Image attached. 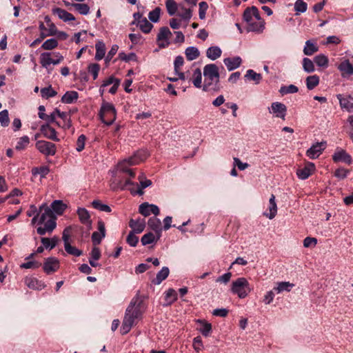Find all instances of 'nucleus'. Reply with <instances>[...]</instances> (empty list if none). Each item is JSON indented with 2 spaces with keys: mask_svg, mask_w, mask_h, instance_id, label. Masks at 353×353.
Masks as SVG:
<instances>
[{
  "mask_svg": "<svg viewBox=\"0 0 353 353\" xmlns=\"http://www.w3.org/2000/svg\"><path fill=\"white\" fill-rule=\"evenodd\" d=\"M144 311L145 307L143 300L139 295H137L132 299L125 310L121 327V334H126L130 332L137 321L141 318Z\"/></svg>",
  "mask_w": 353,
  "mask_h": 353,
  "instance_id": "obj_1",
  "label": "nucleus"
},
{
  "mask_svg": "<svg viewBox=\"0 0 353 353\" xmlns=\"http://www.w3.org/2000/svg\"><path fill=\"white\" fill-rule=\"evenodd\" d=\"M204 83L203 90L218 91L220 74L219 68L214 63L207 64L203 68Z\"/></svg>",
  "mask_w": 353,
  "mask_h": 353,
  "instance_id": "obj_2",
  "label": "nucleus"
},
{
  "mask_svg": "<svg viewBox=\"0 0 353 353\" xmlns=\"http://www.w3.org/2000/svg\"><path fill=\"white\" fill-rule=\"evenodd\" d=\"M148 153L145 150H141L136 152L133 156L125 159L118 164V168L123 172L128 173L130 177L134 178L135 173L133 170L128 168V165H134L145 161L148 157Z\"/></svg>",
  "mask_w": 353,
  "mask_h": 353,
  "instance_id": "obj_3",
  "label": "nucleus"
},
{
  "mask_svg": "<svg viewBox=\"0 0 353 353\" xmlns=\"http://www.w3.org/2000/svg\"><path fill=\"white\" fill-rule=\"evenodd\" d=\"M251 291L250 283L245 277H239L232 283V293L236 294L240 299L245 298Z\"/></svg>",
  "mask_w": 353,
  "mask_h": 353,
  "instance_id": "obj_4",
  "label": "nucleus"
},
{
  "mask_svg": "<svg viewBox=\"0 0 353 353\" xmlns=\"http://www.w3.org/2000/svg\"><path fill=\"white\" fill-rule=\"evenodd\" d=\"M99 116L103 123L110 125L116 119V109L112 103H103L100 110Z\"/></svg>",
  "mask_w": 353,
  "mask_h": 353,
  "instance_id": "obj_5",
  "label": "nucleus"
},
{
  "mask_svg": "<svg viewBox=\"0 0 353 353\" xmlns=\"http://www.w3.org/2000/svg\"><path fill=\"white\" fill-rule=\"evenodd\" d=\"M39 62L41 66L48 69L50 64L57 65L63 60V57L59 52H43L40 55Z\"/></svg>",
  "mask_w": 353,
  "mask_h": 353,
  "instance_id": "obj_6",
  "label": "nucleus"
},
{
  "mask_svg": "<svg viewBox=\"0 0 353 353\" xmlns=\"http://www.w3.org/2000/svg\"><path fill=\"white\" fill-rule=\"evenodd\" d=\"M37 149L46 156H54L56 154V145L46 141H38L35 145Z\"/></svg>",
  "mask_w": 353,
  "mask_h": 353,
  "instance_id": "obj_7",
  "label": "nucleus"
},
{
  "mask_svg": "<svg viewBox=\"0 0 353 353\" xmlns=\"http://www.w3.org/2000/svg\"><path fill=\"white\" fill-rule=\"evenodd\" d=\"M139 212L144 216H148L150 214L157 216L160 212L157 205L149 204L147 202L143 203L139 205Z\"/></svg>",
  "mask_w": 353,
  "mask_h": 353,
  "instance_id": "obj_8",
  "label": "nucleus"
},
{
  "mask_svg": "<svg viewBox=\"0 0 353 353\" xmlns=\"http://www.w3.org/2000/svg\"><path fill=\"white\" fill-rule=\"evenodd\" d=\"M269 112L270 113L275 114L276 117L284 120L287 112V107L281 102H274L271 104Z\"/></svg>",
  "mask_w": 353,
  "mask_h": 353,
  "instance_id": "obj_9",
  "label": "nucleus"
},
{
  "mask_svg": "<svg viewBox=\"0 0 353 353\" xmlns=\"http://www.w3.org/2000/svg\"><path fill=\"white\" fill-rule=\"evenodd\" d=\"M59 268V261L55 257H48L45 260L43 265L44 272L50 274L56 272Z\"/></svg>",
  "mask_w": 353,
  "mask_h": 353,
  "instance_id": "obj_10",
  "label": "nucleus"
},
{
  "mask_svg": "<svg viewBox=\"0 0 353 353\" xmlns=\"http://www.w3.org/2000/svg\"><path fill=\"white\" fill-rule=\"evenodd\" d=\"M325 142L316 143L312 145L306 152V155L312 159H316L325 148Z\"/></svg>",
  "mask_w": 353,
  "mask_h": 353,
  "instance_id": "obj_11",
  "label": "nucleus"
},
{
  "mask_svg": "<svg viewBox=\"0 0 353 353\" xmlns=\"http://www.w3.org/2000/svg\"><path fill=\"white\" fill-rule=\"evenodd\" d=\"M314 170V164L311 162H307L303 168L297 169L296 175L299 179L305 180L311 176Z\"/></svg>",
  "mask_w": 353,
  "mask_h": 353,
  "instance_id": "obj_12",
  "label": "nucleus"
},
{
  "mask_svg": "<svg viewBox=\"0 0 353 353\" xmlns=\"http://www.w3.org/2000/svg\"><path fill=\"white\" fill-rule=\"evenodd\" d=\"M172 36V32L168 27H162L159 30V32L157 35V41H162L159 43L160 48H165L168 46L170 42L168 39Z\"/></svg>",
  "mask_w": 353,
  "mask_h": 353,
  "instance_id": "obj_13",
  "label": "nucleus"
},
{
  "mask_svg": "<svg viewBox=\"0 0 353 353\" xmlns=\"http://www.w3.org/2000/svg\"><path fill=\"white\" fill-rule=\"evenodd\" d=\"M337 99L339 101L340 106L349 112H353V97L350 95L337 94Z\"/></svg>",
  "mask_w": 353,
  "mask_h": 353,
  "instance_id": "obj_14",
  "label": "nucleus"
},
{
  "mask_svg": "<svg viewBox=\"0 0 353 353\" xmlns=\"http://www.w3.org/2000/svg\"><path fill=\"white\" fill-rule=\"evenodd\" d=\"M341 72V77L343 78L348 77L353 74V65L348 59L342 61L337 67Z\"/></svg>",
  "mask_w": 353,
  "mask_h": 353,
  "instance_id": "obj_15",
  "label": "nucleus"
},
{
  "mask_svg": "<svg viewBox=\"0 0 353 353\" xmlns=\"http://www.w3.org/2000/svg\"><path fill=\"white\" fill-rule=\"evenodd\" d=\"M98 230L99 232H94L92 234V241L94 245L100 244L102 239L105 236V224L101 221L98 222Z\"/></svg>",
  "mask_w": 353,
  "mask_h": 353,
  "instance_id": "obj_16",
  "label": "nucleus"
},
{
  "mask_svg": "<svg viewBox=\"0 0 353 353\" xmlns=\"http://www.w3.org/2000/svg\"><path fill=\"white\" fill-rule=\"evenodd\" d=\"M40 130L43 136L50 140L59 141V139L57 136V132L48 123L43 124L41 126Z\"/></svg>",
  "mask_w": 353,
  "mask_h": 353,
  "instance_id": "obj_17",
  "label": "nucleus"
},
{
  "mask_svg": "<svg viewBox=\"0 0 353 353\" xmlns=\"http://www.w3.org/2000/svg\"><path fill=\"white\" fill-rule=\"evenodd\" d=\"M25 284L30 289L40 290L45 288V284L41 281L32 276H27L24 280Z\"/></svg>",
  "mask_w": 353,
  "mask_h": 353,
  "instance_id": "obj_18",
  "label": "nucleus"
},
{
  "mask_svg": "<svg viewBox=\"0 0 353 353\" xmlns=\"http://www.w3.org/2000/svg\"><path fill=\"white\" fill-rule=\"evenodd\" d=\"M332 158L335 162L341 161L349 165L351 164L352 161L351 156L349 154H347L344 150H339L336 151L334 154Z\"/></svg>",
  "mask_w": 353,
  "mask_h": 353,
  "instance_id": "obj_19",
  "label": "nucleus"
},
{
  "mask_svg": "<svg viewBox=\"0 0 353 353\" xmlns=\"http://www.w3.org/2000/svg\"><path fill=\"white\" fill-rule=\"evenodd\" d=\"M129 226L132 228L131 232L137 234L141 233L145 227V221L144 219H138L137 220L131 219L129 222Z\"/></svg>",
  "mask_w": 353,
  "mask_h": 353,
  "instance_id": "obj_20",
  "label": "nucleus"
},
{
  "mask_svg": "<svg viewBox=\"0 0 353 353\" xmlns=\"http://www.w3.org/2000/svg\"><path fill=\"white\" fill-rule=\"evenodd\" d=\"M52 12L54 14L57 15L60 19L65 22L74 21L75 19L74 17L71 13L59 8H53Z\"/></svg>",
  "mask_w": 353,
  "mask_h": 353,
  "instance_id": "obj_21",
  "label": "nucleus"
},
{
  "mask_svg": "<svg viewBox=\"0 0 353 353\" xmlns=\"http://www.w3.org/2000/svg\"><path fill=\"white\" fill-rule=\"evenodd\" d=\"M241 61L242 60L240 57H228L223 59V63L229 71L238 68L241 65Z\"/></svg>",
  "mask_w": 353,
  "mask_h": 353,
  "instance_id": "obj_22",
  "label": "nucleus"
},
{
  "mask_svg": "<svg viewBox=\"0 0 353 353\" xmlns=\"http://www.w3.org/2000/svg\"><path fill=\"white\" fill-rule=\"evenodd\" d=\"M39 212L41 214L38 220L39 224L44 223L51 216L54 214L52 210L46 206V204H43L39 207Z\"/></svg>",
  "mask_w": 353,
  "mask_h": 353,
  "instance_id": "obj_23",
  "label": "nucleus"
},
{
  "mask_svg": "<svg viewBox=\"0 0 353 353\" xmlns=\"http://www.w3.org/2000/svg\"><path fill=\"white\" fill-rule=\"evenodd\" d=\"M148 225L153 231L155 232L157 236V239H159L161 232V221L156 217H151L148 219Z\"/></svg>",
  "mask_w": 353,
  "mask_h": 353,
  "instance_id": "obj_24",
  "label": "nucleus"
},
{
  "mask_svg": "<svg viewBox=\"0 0 353 353\" xmlns=\"http://www.w3.org/2000/svg\"><path fill=\"white\" fill-rule=\"evenodd\" d=\"M265 29V21H252L248 23L247 30L248 32H254L256 33H261Z\"/></svg>",
  "mask_w": 353,
  "mask_h": 353,
  "instance_id": "obj_25",
  "label": "nucleus"
},
{
  "mask_svg": "<svg viewBox=\"0 0 353 353\" xmlns=\"http://www.w3.org/2000/svg\"><path fill=\"white\" fill-rule=\"evenodd\" d=\"M77 214L79 216L80 221L85 225H91L90 216L88 211L83 208H79L77 210Z\"/></svg>",
  "mask_w": 353,
  "mask_h": 353,
  "instance_id": "obj_26",
  "label": "nucleus"
},
{
  "mask_svg": "<svg viewBox=\"0 0 353 353\" xmlns=\"http://www.w3.org/2000/svg\"><path fill=\"white\" fill-rule=\"evenodd\" d=\"M269 213H264V215L268 217L270 219H272L275 217L277 213V205L275 202V196L272 194L269 200Z\"/></svg>",
  "mask_w": 353,
  "mask_h": 353,
  "instance_id": "obj_27",
  "label": "nucleus"
},
{
  "mask_svg": "<svg viewBox=\"0 0 353 353\" xmlns=\"http://www.w3.org/2000/svg\"><path fill=\"white\" fill-rule=\"evenodd\" d=\"M139 179L140 180V185L138 186L137 190H135L134 188H130V191L133 194H137L139 195H142L143 194V190L151 185L152 181L149 179L142 180L141 176H139Z\"/></svg>",
  "mask_w": 353,
  "mask_h": 353,
  "instance_id": "obj_28",
  "label": "nucleus"
},
{
  "mask_svg": "<svg viewBox=\"0 0 353 353\" xmlns=\"http://www.w3.org/2000/svg\"><path fill=\"white\" fill-rule=\"evenodd\" d=\"M170 273L169 268L168 267H163L157 273V276L152 281V283L154 285H159L163 281H164L168 276Z\"/></svg>",
  "mask_w": 353,
  "mask_h": 353,
  "instance_id": "obj_29",
  "label": "nucleus"
},
{
  "mask_svg": "<svg viewBox=\"0 0 353 353\" xmlns=\"http://www.w3.org/2000/svg\"><path fill=\"white\" fill-rule=\"evenodd\" d=\"M318 50L319 47L316 43H314L311 40H307L305 41V46L303 48L304 54L311 56L315 52H318Z\"/></svg>",
  "mask_w": 353,
  "mask_h": 353,
  "instance_id": "obj_30",
  "label": "nucleus"
},
{
  "mask_svg": "<svg viewBox=\"0 0 353 353\" xmlns=\"http://www.w3.org/2000/svg\"><path fill=\"white\" fill-rule=\"evenodd\" d=\"M222 51L218 46L210 47L206 51V56L208 59L214 61L219 58L221 55Z\"/></svg>",
  "mask_w": 353,
  "mask_h": 353,
  "instance_id": "obj_31",
  "label": "nucleus"
},
{
  "mask_svg": "<svg viewBox=\"0 0 353 353\" xmlns=\"http://www.w3.org/2000/svg\"><path fill=\"white\" fill-rule=\"evenodd\" d=\"M79 94L76 91H68L61 98V101L64 103H72L78 99Z\"/></svg>",
  "mask_w": 353,
  "mask_h": 353,
  "instance_id": "obj_32",
  "label": "nucleus"
},
{
  "mask_svg": "<svg viewBox=\"0 0 353 353\" xmlns=\"http://www.w3.org/2000/svg\"><path fill=\"white\" fill-rule=\"evenodd\" d=\"M67 206L61 200H55L51 204V210L57 214L61 215L63 213Z\"/></svg>",
  "mask_w": 353,
  "mask_h": 353,
  "instance_id": "obj_33",
  "label": "nucleus"
},
{
  "mask_svg": "<svg viewBox=\"0 0 353 353\" xmlns=\"http://www.w3.org/2000/svg\"><path fill=\"white\" fill-rule=\"evenodd\" d=\"M96 54L95 59L97 61L101 60L105 54V46L103 41H99L95 45Z\"/></svg>",
  "mask_w": 353,
  "mask_h": 353,
  "instance_id": "obj_34",
  "label": "nucleus"
},
{
  "mask_svg": "<svg viewBox=\"0 0 353 353\" xmlns=\"http://www.w3.org/2000/svg\"><path fill=\"white\" fill-rule=\"evenodd\" d=\"M41 241L45 248L52 250L57 245L59 241V238L56 236H53L52 239L43 237L41 238Z\"/></svg>",
  "mask_w": 353,
  "mask_h": 353,
  "instance_id": "obj_35",
  "label": "nucleus"
},
{
  "mask_svg": "<svg viewBox=\"0 0 353 353\" xmlns=\"http://www.w3.org/2000/svg\"><path fill=\"white\" fill-rule=\"evenodd\" d=\"M165 300L166 303H165L163 305H170L177 300L176 292L172 288L168 289L165 292Z\"/></svg>",
  "mask_w": 353,
  "mask_h": 353,
  "instance_id": "obj_36",
  "label": "nucleus"
},
{
  "mask_svg": "<svg viewBox=\"0 0 353 353\" xmlns=\"http://www.w3.org/2000/svg\"><path fill=\"white\" fill-rule=\"evenodd\" d=\"M185 54L188 61H193L197 59L200 55L199 50L193 46L187 48Z\"/></svg>",
  "mask_w": 353,
  "mask_h": 353,
  "instance_id": "obj_37",
  "label": "nucleus"
},
{
  "mask_svg": "<svg viewBox=\"0 0 353 353\" xmlns=\"http://www.w3.org/2000/svg\"><path fill=\"white\" fill-rule=\"evenodd\" d=\"M294 284L290 282H280L277 284V286L274 288L273 290L276 292V293H281L282 292H290L291 289L294 287Z\"/></svg>",
  "mask_w": 353,
  "mask_h": 353,
  "instance_id": "obj_38",
  "label": "nucleus"
},
{
  "mask_svg": "<svg viewBox=\"0 0 353 353\" xmlns=\"http://www.w3.org/2000/svg\"><path fill=\"white\" fill-rule=\"evenodd\" d=\"M246 79L253 81L256 84H259L262 79V76L259 73H256L253 70H248L244 77Z\"/></svg>",
  "mask_w": 353,
  "mask_h": 353,
  "instance_id": "obj_39",
  "label": "nucleus"
},
{
  "mask_svg": "<svg viewBox=\"0 0 353 353\" xmlns=\"http://www.w3.org/2000/svg\"><path fill=\"white\" fill-rule=\"evenodd\" d=\"M192 83L197 88H201L202 83V73L199 68H196L192 74Z\"/></svg>",
  "mask_w": 353,
  "mask_h": 353,
  "instance_id": "obj_40",
  "label": "nucleus"
},
{
  "mask_svg": "<svg viewBox=\"0 0 353 353\" xmlns=\"http://www.w3.org/2000/svg\"><path fill=\"white\" fill-rule=\"evenodd\" d=\"M319 77L316 74L309 76L306 78L307 88L310 90H313L315 87H316L319 85Z\"/></svg>",
  "mask_w": 353,
  "mask_h": 353,
  "instance_id": "obj_41",
  "label": "nucleus"
},
{
  "mask_svg": "<svg viewBox=\"0 0 353 353\" xmlns=\"http://www.w3.org/2000/svg\"><path fill=\"white\" fill-rule=\"evenodd\" d=\"M138 26L144 33H149L153 28V25L145 17L138 22Z\"/></svg>",
  "mask_w": 353,
  "mask_h": 353,
  "instance_id": "obj_42",
  "label": "nucleus"
},
{
  "mask_svg": "<svg viewBox=\"0 0 353 353\" xmlns=\"http://www.w3.org/2000/svg\"><path fill=\"white\" fill-rule=\"evenodd\" d=\"M158 240L159 239H157V237L156 238L154 233L148 232L141 237V242L143 245H146L152 243Z\"/></svg>",
  "mask_w": 353,
  "mask_h": 353,
  "instance_id": "obj_43",
  "label": "nucleus"
},
{
  "mask_svg": "<svg viewBox=\"0 0 353 353\" xmlns=\"http://www.w3.org/2000/svg\"><path fill=\"white\" fill-rule=\"evenodd\" d=\"M71 6H72L77 11L83 15H86L90 12V7L85 3H74L71 4Z\"/></svg>",
  "mask_w": 353,
  "mask_h": 353,
  "instance_id": "obj_44",
  "label": "nucleus"
},
{
  "mask_svg": "<svg viewBox=\"0 0 353 353\" xmlns=\"http://www.w3.org/2000/svg\"><path fill=\"white\" fill-rule=\"evenodd\" d=\"M92 205L94 208L101 212H110L112 211L109 205L102 203L99 200H94L92 202Z\"/></svg>",
  "mask_w": 353,
  "mask_h": 353,
  "instance_id": "obj_45",
  "label": "nucleus"
},
{
  "mask_svg": "<svg viewBox=\"0 0 353 353\" xmlns=\"http://www.w3.org/2000/svg\"><path fill=\"white\" fill-rule=\"evenodd\" d=\"M57 94V91L53 90L51 85L41 89V95L43 98L48 99L50 97H55Z\"/></svg>",
  "mask_w": 353,
  "mask_h": 353,
  "instance_id": "obj_46",
  "label": "nucleus"
},
{
  "mask_svg": "<svg viewBox=\"0 0 353 353\" xmlns=\"http://www.w3.org/2000/svg\"><path fill=\"white\" fill-rule=\"evenodd\" d=\"M314 61L319 67L326 68L328 65L327 57L322 54L316 55L314 59Z\"/></svg>",
  "mask_w": 353,
  "mask_h": 353,
  "instance_id": "obj_47",
  "label": "nucleus"
},
{
  "mask_svg": "<svg viewBox=\"0 0 353 353\" xmlns=\"http://www.w3.org/2000/svg\"><path fill=\"white\" fill-rule=\"evenodd\" d=\"M165 6L167 11L170 16H173L176 14L178 6L174 0H166Z\"/></svg>",
  "mask_w": 353,
  "mask_h": 353,
  "instance_id": "obj_48",
  "label": "nucleus"
},
{
  "mask_svg": "<svg viewBox=\"0 0 353 353\" xmlns=\"http://www.w3.org/2000/svg\"><path fill=\"white\" fill-rule=\"evenodd\" d=\"M58 46V41L56 39L46 40L41 46V48L46 50H51Z\"/></svg>",
  "mask_w": 353,
  "mask_h": 353,
  "instance_id": "obj_49",
  "label": "nucleus"
},
{
  "mask_svg": "<svg viewBox=\"0 0 353 353\" xmlns=\"http://www.w3.org/2000/svg\"><path fill=\"white\" fill-rule=\"evenodd\" d=\"M303 68L304 71L307 73H311L315 70L313 61L309 58H303Z\"/></svg>",
  "mask_w": 353,
  "mask_h": 353,
  "instance_id": "obj_50",
  "label": "nucleus"
},
{
  "mask_svg": "<svg viewBox=\"0 0 353 353\" xmlns=\"http://www.w3.org/2000/svg\"><path fill=\"white\" fill-rule=\"evenodd\" d=\"M44 226L48 230V232H52L57 226L56 216L54 214L51 216L45 223Z\"/></svg>",
  "mask_w": 353,
  "mask_h": 353,
  "instance_id": "obj_51",
  "label": "nucleus"
},
{
  "mask_svg": "<svg viewBox=\"0 0 353 353\" xmlns=\"http://www.w3.org/2000/svg\"><path fill=\"white\" fill-rule=\"evenodd\" d=\"M161 8L159 7H157L152 11L149 12L148 18L152 22L157 23L159 20Z\"/></svg>",
  "mask_w": 353,
  "mask_h": 353,
  "instance_id": "obj_52",
  "label": "nucleus"
},
{
  "mask_svg": "<svg viewBox=\"0 0 353 353\" xmlns=\"http://www.w3.org/2000/svg\"><path fill=\"white\" fill-rule=\"evenodd\" d=\"M30 139L28 136H23L19 139L18 141L17 145H16V150H21L26 148V147L29 144Z\"/></svg>",
  "mask_w": 353,
  "mask_h": 353,
  "instance_id": "obj_53",
  "label": "nucleus"
},
{
  "mask_svg": "<svg viewBox=\"0 0 353 353\" xmlns=\"http://www.w3.org/2000/svg\"><path fill=\"white\" fill-rule=\"evenodd\" d=\"M65 250L67 253L69 254L75 256H79L82 254V251L77 249V248L72 246L70 243H67V245H65Z\"/></svg>",
  "mask_w": 353,
  "mask_h": 353,
  "instance_id": "obj_54",
  "label": "nucleus"
},
{
  "mask_svg": "<svg viewBox=\"0 0 353 353\" xmlns=\"http://www.w3.org/2000/svg\"><path fill=\"white\" fill-rule=\"evenodd\" d=\"M135 234L137 233L130 231L126 238V242L132 247H135L139 242V237Z\"/></svg>",
  "mask_w": 353,
  "mask_h": 353,
  "instance_id": "obj_55",
  "label": "nucleus"
},
{
  "mask_svg": "<svg viewBox=\"0 0 353 353\" xmlns=\"http://www.w3.org/2000/svg\"><path fill=\"white\" fill-rule=\"evenodd\" d=\"M307 3L303 0H296L294 3V10L296 12L303 13L307 10Z\"/></svg>",
  "mask_w": 353,
  "mask_h": 353,
  "instance_id": "obj_56",
  "label": "nucleus"
},
{
  "mask_svg": "<svg viewBox=\"0 0 353 353\" xmlns=\"http://www.w3.org/2000/svg\"><path fill=\"white\" fill-rule=\"evenodd\" d=\"M88 70L95 80L98 77V74L100 70V65L98 63H90L88 67Z\"/></svg>",
  "mask_w": 353,
  "mask_h": 353,
  "instance_id": "obj_57",
  "label": "nucleus"
},
{
  "mask_svg": "<svg viewBox=\"0 0 353 353\" xmlns=\"http://www.w3.org/2000/svg\"><path fill=\"white\" fill-rule=\"evenodd\" d=\"M41 265V263L36 261H28L26 263H22L20 265V267L21 268H24V269H37V268H39Z\"/></svg>",
  "mask_w": 353,
  "mask_h": 353,
  "instance_id": "obj_58",
  "label": "nucleus"
},
{
  "mask_svg": "<svg viewBox=\"0 0 353 353\" xmlns=\"http://www.w3.org/2000/svg\"><path fill=\"white\" fill-rule=\"evenodd\" d=\"M279 91L283 94L288 93H296L299 91V88L296 85L292 84L288 86L281 87Z\"/></svg>",
  "mask_w": 353,
  "mask_h": 353,
  "instance_id": "obj_59",
  "label": "nucleus"
},
{
  "mask_svg": "<svg viewBox=\"0 0 353 353\" xmlns=\"http://www.w3.org/2000/svg\"><path fill=\"white\" fill-rule=\"evenodd\" d=\"M0 123L2 126H8L10 123V119L8 117V112L6 110H4L0 112Z\"/></svg>",
  "mask_w": 353,
  "mask_h": 353,
  "instance_id": "obj_60",
  "label": "nucleus"
},
{
  "mask_svg": "<svg viewBox=\"0 0 353 353\" xmlns=\"http://www.w3.org/2000/svg\"><path fill=\"white\" fill-rule=\"evenodd\" d=\"M85 140H86V137L84 134H81L79 137V138L77 141V148H76V150L78 152H81L84 149Z\"/></svg>",
  "mask_w": 353,
  "mask_h": 353,
  "instance_id": "obj_61",
  "label": "nucleus"
},
{
  "mask_svg": "<svg viewBox=\"0 0 353 353\" xmlns=\"http://www.w3.org/2000/svg\"><path fill=\"white\" fill-rule=\"evenodd\" d=\"M208 8V3L205 1H201L199 3V15L201 19H204L205 18V12Z\"/></svg>",
  "mask_w": 353,
  "mask_h": 353,
  "instance_id": "obj_62",
  "label": "nucleus"
},
{
  "mask_svg": "<svg viewBox=\"0 0 353 353\" xmlns=\"http://www.w3.org/2000/svg\"><path fill=\"white\" fill-rule=\"evenodd\" d=\"M212 331V325L209 323H203L200 328V332L205 336H208Z\"/></svg>",
  "mask_w": 353,
  "mask_h": 353,
  "instance_id": "obj_63",
  "label": "nucleus"
},
{
  "mask_svg": "<svg viewBox=\"0 0 353 353\" xmlns=\"http://www.w3.org/2000/svg\"><path fill=\"white\" fill-rule=\"evenodd\" d=\"M317 243V239L314 237H306L303 240V246L305 248L314 247Z\"/></svg>",
  "mask_w": 353,
  "mask_h": 353,
  "instance_id": "obj_64",
  "label": "nucleus"
}]
</instances>
